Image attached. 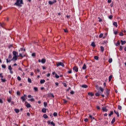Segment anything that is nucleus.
<instances>
[{
	"mask_svg": "<svg viewBox=\"0 0 126 126\" xmlns=\"http://www.w3.org/2000/svg\"><path fill=\"white\" fill-rule=\"evenodd\" d=\"M73 70L76 71V72H77V71H78V68L77 66H74L73 67Z\"/></svg>",
	"mask_w": 126,
	"mask_h": 126,
	"instance_id": "6e6552de",
	"label": "nucleus"
},
{
	"mask_svg": "<svg viewBox=\"0 0 126 126\" xmlns=\"http://www.w3.org/2000/svg\"><path fill=\"white\" fill-rule=\"evenodd\" d=\"M27 116L28 117H30V113L29 112L27 113Z\"/></svg>",
	"mask_w": 126,
	"mask_h": 126,
	"instance_id": "338daca9",
	"label": "nucleus"
},
{
	"mask_svg": "<svg viewBox=\"0 0 126 126\" xmlns=\"http://www.w3.org/2000/svg\"><path fill=\"white\" fill-rule=\"evenodd\" d=\"M43 118H44V119H48V116L47 115V114H44Z\"/></svg>",
	"mask_w": 126,
	"mask_h": 126,
	"instance_id": "c756f323",
	"label": "nucleus"
},
{
	"mask_svg": "<svg viewBox=\"0 0 126 126\" xmlns=\"http://www.w3.org/2000/svg\"><path fill=\"white\" fill-rule=\"evenodd\" d=\"M112 62H113V59L112 58L109 59L108 61V63H112Z\"/></svg>",
	"mask_w": 126,
	"mask_h": 126,
	"instance_id": "bb28decb",
	"label": "nucleus"
},
{
	"mask_svg": "<svg viewBox=\"0 0 126 126\" xmlns=\"http://www.w3.org/2000/svg\"><path fill=\"white\" fill-rule=\"evenodd\" d=\"M105 91H106V93H105L106 96H107V97H109V94H110V92L111 91V90L106 89Z\"/></svg>",
	"mask_w": 126,
	"mask_h": 126,
	"instance_id": "39448f33",
	"label": "nucleus"
},
{
	"mask_svg": "<svg viewBox=\"0 0 126 126\" xmlns=\"http://www.w3.org/2000/svg\"><path fill=\"white\" fill-rule=\"evenodd\" d=\"M32 57H36V54L35 53H32Z\"/></svg>",
	"mask_w": 126,
	"mask_h": 126,
	"instance_id": "8fccbe9b",
	"label": "nucleus"
},
{
	"mask_svg": "<svg viewBox=\"0 0 126 126\" xmlns=\"http://www.w3.org/2000/svg\"><path fill=\"white\" fill-rule=\"evenodd\" d=\"M81 86L83 88H87V87H88V86H87V85H82Z\"/></svg>",
	"mask_w": 126,
	"mask_h": 126,
	"instance_id": "2eb2a0df",
	"label": "nucleus"
},
{
	"mask_svg": "<svg viewBox=\"0 0 126 126\" xmlns=\"http://www.w3.org/2000/svg\"><path fill=\"white\" fill-rule=\"evenodd\" d=\"M114 34H115V35H117L118 34V32L117 31L114 32Z\"/></svg>",
	"mask_w": 126,
	"mask_h": 126,
	"instance_id": "69168bd1",
	"label": "nucleus"
},
{
	"mask_svg": "<svg viewBox=\"0 0 126 126\" xmlns=\"http://www.w3.org/2000/svg\"><path fill=\"white\" fill-rule=\"evenodd\" d=\"M28 81L29 83H32V80L30 78H28Z\"/></svg>",
	"mask_w": 126,
	"mask_h": 126,
	"instance_id": "412c9836",
	"label": "nucleus"
},
{
	"mask_svg": "<svg viewBox=\"0 0 126 126\" xmlns=\"http://www.w3.org/2000/svg\"><path fill=\"white\" fill-rule=\"evenodd\" d=\"M7 101L8 103H10L11 102V97H10L9 98L7 99Z\"/></svg>",
	"mask_w": 126,
	"mask_h": 126,
	"instance_id": "5701e85b",
	"label": "nucleus"
},
{
	"mask_svg": "<svg viewBox=\"0 0 126 126\" xmlns=\"http://www.w3.org/2000/svg\"><path fill=\"white\" fill-rule=\"evenodd\" d=\"M45 81H46L45 80H41L40 83H41V84H43L45 83Z\"/></svg>",
	"mask_w": 126,
	"mask_h": 126,
	"instance_id": "aec40b11",
	"label": "nucleus"
},
{
	"mask_svg": "<svg viewBox=\"0 0 126 126\" xmlns=\"http://www.w3.org/2000/svg\"><path fill=\"white\" fill-rule=\"evenodd\" d=\"M94 59H95L96 60V61H98V60L99 59V57L94 56Z\"/></svg>",
	"mask_w": 126,
	"mask_h": 126,
	"instance_id": "473e14b6",
	"label": "nucleus"
},
{
	"mask_svg": "<svg viewBox=\"0 0 126 126\" xmlns=\"http://www.w3.org/2000/svg\"><path fill=\"white\" fill-rule=\"evenodd\" d=\"M42 67L43 68V69H46V66H42Z\"/></svg>",
	"mask_w": 126,
	"mask_h": 126,
	"instance_id": "774afa93",
	"label": "nucleus"
},
{
	"mask_svg": "<svg viewBox=\"0 0 126 126\" xmlns=\"http://www.w3.org/2000/svg\"><path fill=\"white\" fill-rule=\"evenodd\" d=\"M113 25L116 27H118V23L116 22L113 23Z\"/></svg>",
	"mask_w": 126,
	"mask_h": 126,
	"instance_id": "6ab92c4d",
	"label": "nucleus"
},
{
	"mask_svg": "<svg viewBox=\"0 0 126 126\" xmlns=\"http://www.w3.org/2000/svg\"><path fill=\"white\" fill-rule=\"evenodd\" d=\"M118 109L120 110H122V106L118 105Z\"/></svg>",
	"mask_w": 126,
	"mask_h": 126,
	"instance_id": "c03bdc74",
	"label": "nucleus"
},
{
	"mask_svg": "<svg viewBox=\"0 0 126 126\" xmlns=\"http://www.w3.org/2000/svg\"><path fill=\"white\" fill-rule=\"evenodd\" d=\"M11 61H12L11 60L8 61V59H6L7 63H10V62H11Z\"/></svg>",
	"mask_w": 126,
	"mask_h": 126,
	"instance_id": "a18cd8bd",
	"label": "nucleus"
},
{
	"mask_svg": "<svg viewBox=\"0 0 126 126\" xmlns=\"http://www.w3.org/2000/svg\"><path fill=\"white\" fill-rule=\"evenodd\" d=\"M88 95H89L90 96H94V94L92 93H88Z\"/></svg>",
	"mask_w": 126,
	"mask_h": 126,
	"instance_id": "a878e982",
	"label": "nucleus"
},
{
	"mask_svg": "<svg viewBox=\"0 0 126 126\" xmlns=\"http://www.w3.org/2000/svg\"><path fill=\"white\" fill-rule=\"evenodd\" d=\"M46 112H47V109H46V108H43L42 109V113H46Z\"/></svg>",
	"mask_w": 126,
	"mask_h": 126,
	"instance_id": "f3484780",
	"label": "nucleus"
},
{
	"mask_svg": "<svg viewBox=\"0 0 126 126\" xmlns=\"http://www.w3.org/2000/svg\"><path fill=\"white\" fill-rule=\"evenodd\" d=\"M11 58H12V56L11 55V54H9L8 56V58L9 59H11Z\"/></svg>",
	"mask_w": 126,
	"mask_h": 126,
	"instance_id": "de8ad7c7",
	"label": "nucleus"
},
{
	"mask_svg": "<svg viewBox=\"0 0 126 126\" xmlns=\"http://www.w3.org/2000/svg\"><path fill=\"white\" fill-rule=\"evenodd\" d=\"M14 5H17V6H22V5L20 4V0H17V2L14 3Z\"/></svg>",
	"mask_w": 126,
	"mask_h": 126,
	"instance_id": "20e7f679",
	"label": "nucleus"
},
{
	"mask_svg": "<svg viewBox=\"0 0 126 126\" xmlns=\"http://www.w3.org/2000/svg\"><path fill=\"white\" fill-rule=\"evenodd\" d=\"M102 110L103 112H108V109H107V108L106 107H102Z\"/></svg>",
	"mask_w": 126,
	"mask_h": 126,
	"instance_id": "1a4fd4ad",
	"label": "nucleus"
},
{
	"mask_svg": "<svg viewBox=\"0 0 126 126\" xmlns=\"http://www.w3.org/2000/svg\"><path fill=\"white\" fill-rule=\"evenodd\" d=\"M70 94H72V95H73V94H74V91H71L70 92Z\"/></svg>",
	"mask_w": 126,
	"mask_h": 126,
	"instance_id": "603ef678",
	"label": "nucleus"
},
{
	"mask_svg": "<svg viewBox=\"0 0 126 126\" xmlns=\"http://www.w3.org/2000/svg\"><path fill=\"white\" fill-rule=\"evenodd\" d=\"M28 97V98H32V95H31V94H29Z\"/></svg>",
	"mask_w": 126,
	"mask_h": 126,
	"instance_id": "052dcab7",
	"label": "nucleus"
},
{
	"mask_svg": "<svg viewBox=\"0 0 126 126\" xmlns=\"http://www.w3.org/2000/svg\"><path fill=\"white\" fill-rule=\"evenodd\" d=\"M43 104H44V107H47V106L48 105V103H47V102H44L43 103Z\"/></svg>",
	"mask_w": 126,
	"mask_h": 126,
	"instance_id": "72a5a7b5",
	"label": "nucleus"
},
{
	"mask_svg": "<svg viewBox=\"0 0 126 126\" xmlns=\"http://www.w3.org/2000/svg\"><path fill=\"white\" fill-rule=\"evenodd\" d=\"M109 19H113V15H110L109 16Z\"/></svg>",
	"mask_w": 126,
	"mask_h": 126,
	"instance_id": "49530a36",
	"label": "nucleus"
},
{
	"mask_svg": "<svg viewBox=\"0 0 126 126\" xmlns=\"http://www.w3.org/2000/svg\"><path fill=\"white\" fill-rule=\"evenodd\" d=\"M26 107L27 108H31V105L30 103H27Z\"/></svg>",
	"mask_w": 126,
	"mask_h": 126,
	"instance_id": "a211bd4d",
	"label": "nucleus"
},
{
	"mask_svg": "<svg viewBox=\"0 0 126 126\" xmlns=\"http://www.w3.org/2000/svg\"><path fill=\"white\" fill-rule=\"evenodd\" d=\"M113 77V76L112 75H110L109 77V81H111L112 80V78Z\"/></svg>",
	"mask_w": 126,
	"mask_h": 126,
	"instance_id": "7c9ffc66",
	"label": "nucleus"
},
{
	"mask_svg": "<svg viewBox=\"0 0 126 126\" xmlns=\"http://www.w3.org/2000/svg\"><path fill=\"white\" fill-rule=\"evenodd\" d=\"M29 101H31V102H34L35 101V99L33 98L30 99L28 100Z\"/></svg>",
	"mask_w": 126,
	"mask_h": 126,
	"instance_id": "c85d7f7f",
	"label": "nucleus"
},
{
	"mask_svg": "<svg viewBox=\"0 0 126 126\" xmlns=\"http://www.w3.org/2000/svg\"><path fill=\"white\" fill-rule=\"evenodd\" d=\"M41 63H46V59H42L41 60Z\"/></svg>",
	"mask_w": 126,
	"mask_h": 126,
	"instance_id": "dca6fc26",
	"label": "nucleus"
},
{
	"mask_svg": "<svg viewBox=\"0 0 126 126\" xmlns=\"http://www.w3.org/2000/svg\"><path fill=\"white\" fill-rule=\"evenodd\" d=\"M8 69L9 70H12V67H11V65H9L8 66Z\"/></svg>",
	"mask_w": 126,
	"mask_h": 126,
	"instance_id": "4c0bfd02",
	"label": "nucleus"
},
{
	"mask_svg": "<svg viewBox=\"0 0 126 126\" xmlns=\"http://www.w3.org/2000/svg\"><path fill=\"white\" fill-rule=\"evenodd\" d=\"M100 49H101V52H104V47L101 46Z\"/></svg>",
	"mask_w": 126,
	"mask_h": 126,
	"instance_id": "f704fd0d",
	"label": "nucleus"
},
{
	"mask_svg": "<svg viewBox=\"0 0 126 126\" xmlns=\"http://www.w3.org/2000/svg\"><path fill=\"white\" fill-rule=\"evenodd\" d=\"M115 114L117 115V117H120V113L118 111H116L115 110L114 111Z\"/></svg>",
	"mask_w": 126,
	"mask_h": 126,
	"instance_id": "9d476101",
	"label": "nucleus"
},
{
	"mask_svg": "<svg viewBox=\"0 0 126 126\" xmlns=\"http://www.w3.org/2000/svg\"><path fill=\"white\" fill-rule=\"evenodd\" d=\"M17 79H18V80H19V81H20V80H21V78H20V77H19V76H18Z\"/></svg>",
	"mask_w": 126,
	"mask_h": 126,
	"instance_id": "3c124183",
	"label": "nucleus"
},
{
	"mask_svg": "<svg viewBox=\"0 0 126 126\" xmlns=\"http://www.w3.org/2000/svg\"><path fill=\"white\" fill-rule=\"evenodd\" d=\"M17 95H18L19 96L20 95V92L17 91Z\"/></svg>",
	"mask_w": 126,
	"mask_h": 126,
	"instance_id": "09e8293b",
	"label": "nucleus"
},
{
	"mask_svg": "<svg viewBox=\"0 0 126 126\" xmlns=\"http://www.w3.org/2000/svg\"><path fill=\"white\" fill-rule=\"evenodd\" d=\"M120 42H121L122 45H125V44H126V40L123 41L122 40H121L120 41Z\"/></svg>",
	"mask_w": 126,
	"mask_h": 126,
	"instance_id": "4468645a",
	"label": "nucleus"
},
{
	"mask_svg": "<svg viewBox=\"0 0 126 126\" xmlns=\"http://www.w3.org/2000/svg\"><path fill=\"white\" fill-rule=\"evenodd\" d=\"M103 33H100L99 35V38H102L103 37Z\"/></svg>",
	"mask_w": 126,
	"mask_h": 126,
	"instance_id": "79ce46f5",
	"label": "nucleus"
},
{
	"mask_svg": "<svg viewBox=\"0 0 126 126\" xmlns=\"http://www.w3.org/2000/svg\"><path fill=\"white\" fill-rule=\"evenodd\" d=\"M114 114V112L113 111L110 112V114H109V117H111L112 115Z\"/></svg>",
	"mask_w": 126,
	"mask_h": 126,
	"instance_id": "393cba45",
	"label": "nucleus"
},
{
	"mask_svg": "<svg viewBox=\"0 0 126 126\" xmlns=\"http://www.w3.org/2000/svg\"><path fill=\"white\" fill-rule=\"evenodd\" d=\"M86 68H87V66H86V64L85 63V64H84V65L82 67V69L85 70V69H86Z\"/></svg>",
	"mask_w": 126,
	"mask_h": 126,
	"instance_id": "9b49d317",
	"label": "nucleus"
},
{
	"mask_svg": "<svg viewBox=\"0 0 126 126\" xmlns=\"http://www.w3.org/2000/svg\"><path fill=\"white\" fill-rule=\"evenodd\" d=\"M120 41H118L117 43H116V46H120Z\"/></svg>",
	"mask_w": 126,
	"mask_h": 126,
	"instance_id": "58836bf2",
	"label": "nucleus"
},
{
	"mask_svg": "<svg viewBox=\"0 0 126 126\" xmlns=\"http://www.w3.org/2000/svg\"><path fill=\"white\" fill-rule=\"evenodd\" d=\"M64 32H65V33H67V32H68V31H67V29H64Z\"/></svg>",
	"mask_w": 126,
	"mask_h": 126,
	"instance_id": "5fc2aeb1",
	"label": "nucleus"
},
{
	"mask_svg": "<svg viewBox=\"0 0 126 126\" xmlns=\"http://www.w3.org/2000/svg\"><path fill=\"white\" fill-rule=\"evenodd\" d=\"M0 103L1 104H2V103H3V101H2V99H0Z\"/></svg>",
	"mask_w": 126,
	"mask_h": 126,
	"instance_id": "680f3d73",
	"label": "nucleus"
},
{
	"mask_svg": "<svg viewBox=\"0 0 126 126\" xmlns=\"http://www.w3.org/2000/svg\"><path fill=\"white\" fill-rule=\"evenodd\" d=\"M0 79L1 80L2 82H6V79L2 78H1Z\"/></svg>",
	"mask_w": 126,
	"mask_h": 126,
	"instance_id": "cd10ccee",
	"label": "nucleus"
},
{
	"mask_svg": "<svg viewBox=\"0 0 126 126\" xmlns=\"http://www.w3.org/2000/svg\"><path fill=\"white\" fill-rule=\"evenodd\" d=\"M99 92H100V90H99L98 92L95 94V96L99 97L100 95H101Z\"/></svg>",
	"mask_w": 126,
	"mask_h": 126,
	"instance_id": "f8f14e48",
	"label": "nucleus"
},
{
	"mask_svg": "<svg viewBox=\"0 0 126 126\" xmlns=\"http://www.w3.org/2000/svg\"><path fill=\"white\" fill-rule=\"evenodd\" d=\"M84 121H85L86 123H87V122H88V119L86 118V119H85Z\"/></svg>",
	"mask_w": 126,
	"mask_h": 126,
	"instance_id": "bf43d9fd",
	"label": "nucleus"
},
{
	"mask_svg": "<svg viewBox=\"0 0 126 126\" xmlns=\"http://www.w3.org/2000/svg\"><path fill=\"white\" fill-rule=\"evenodd\" d=\"M13 55L14 56L13 58L11 59V61H13L14 63H15V62L17 61V59L19 58V55H18V52L15 51H13Z\"/></svg>",
	"mask_w": 126,
	"mask_h": 126,
	"instance_id": "f257e3e1",
	"label": "nucleus"
},
{
	"mask_svg": "<svg viewBox=\"0 0 126 126\" xmlns=\"http://www.w3.org/2000/svg\"><path fill=\"white\" fill-rule=\"evenodd\" d=\"M91 46H92V47H93L94 48H95V47H96V45H95V43L94 42H92Z\"/></svg>",
	"mask_w": 126,
	"mask_h": 126,
	"instance_id": "4be33fe9",
	"label": "nucleus"
},
{
	"mask_svg": "<svg viewBox=\"0 0 126 126\" xmlns=\"http://www.w3.org/2000/svg\"><path fill=\"white\" fill-rule=\"evenodd\" d=\"M21 99L22 100V102H25V100L27 99V95L24 94V96H21Z\"/></svg>",
	"mask_w": 126,
	"mask_h": 126,
	"instance_id": "7ed1b4c3",
	"label": "nucleus"
},
{
	"mask_svg": "<svg viewBox=\"0 0 126 126\" xmlns=\"http://www.w3.org/2000/svg\"><path fill=\"white\" fill-rule=\"evenodd\" d=\"M54 117H57L58 116V113L57 112H54L53 113Z\"/></svg>",
	"mask_w": 126,
	"mask_h": 126,
	"instance_id": "2f4dec72",
	"label": "nucleus"
},
{
	"mask_svg": "<svg viewBox=\"0 0 126 126\" xmlns=\"http://www.w3.org/2000/svg\"><path fill=\"white\" fill-rule=\"evenodd\" d=\"M119 35L120 36H124V33H123V32H120Z\"/></svg>",
	"mask_w": 126,
	"mask_h": 126,
	"instance_id": "37998d69",
	"label": "nucleus"
},
{
	"mask_svg": "<svg viewBox=\"0 0 126 126\" xmlns=\"http://www.w3.org/2000/svg\"><path fill=\"white\" fill-rule=\"evenodd\" d=\"M20 4H23V1L22 0H20Z\"/></svg>",
	"mask_w": 126,
	"mask_h": 126,
	"instance_id": "6e6d98bb",
	"label": "nucleus"
},
{
	"mask_svg": "<svg viewBox=\"0 0 126 126\" xmlns=\"http://www.w3.org/2000/svg\"><path fill=\"white\" fill-rule=\"evenodd\" d=\"M115 122H116V118L114 117V118L113 119L112 121H111V124H112V125H113V124H114Z\"/></svg>",
	"mask_w": 126,
	"mask_h": 126,
	"instance_id": "ddd939ff",
	"label": "nucleus"
},
{
	"mask_svg": "<svg viewBox=\"0 0 126 126\" xmlns=\"http://www.w3.org/2000/svg\"><path fill=\"white\" fill-rule=\"evenodd\" d=\"M57 66H63V67H64V64H63V63L62 62H57Z\"/></svg>",
	"mask_w": 126,
	"mask_h": 126,
	"instance_id": "f03ea898",
	"label": "nucleus"
},
{
	"mask_svg": "<svg viewBox=\"0 0 126 126\" xmlns=\"http://www.w3.org/2000/svg\"><path fill=\"white\" fill-rule=\"evenodd\" d=\"M48 3H49V4H50V5H52L53 4V1H51V0L49 1Z\"/></svg>",
	"mask_w": 126,
	"mask_h": 126,
	"instance_id": "e433bc0d",
	"label": "nucleus"
},
{
	"mask_svg": "<svg viewBox=\"0 0 126 126\" xmlns=\"http://www.w3.org/2000/svg\"><path fill=\"white\" fill-rule=\"evenodd\" d=\"M56 2H57V0H54L53 1H52V3L54 4V3H56Z\"/></svg>",
	"mask_w": 126,
	"mask_h": 126,
	"instance_id": "13d9d810",
	"label": "nucleus"
},
{
	"mask_svg": "<svg viewBox=\"0 0 126 126\" xmlns=\"http://www.w3.org/2000/svg\"><path fill=\"white\" fill-rule=\"evenodd\" d=\"M19 57H21V58H24V57H25V55H22V53H20Z\"/></svg>",
	"mask_w": 126,
	"mask_h": 126,
	"instance_id": "b1692460",
	"label": "nucleus"
},
{
	"mask_svg": "<svg viewBox=\"0 0 126 126\" xmlns=\"http://www.w3.org/2000/svg\"><path fill=\"white\" fill-rule=\"evenodd\" d=\"M16 113H19V109H15V110Z\"/></svg>",
	"mask_w": 126,
	"mask_h": 126,
	"instance_id": "4d7b16f0",
	"label": "nucleus"
},
{
	"mask_svg": "<svg viewBox=\"0 0 126 126\" xmlns=\"http://www.w3.org/2000/svg\"><path fill=\"white\" fill-rule=\"evenodd\" d=\"M0 77H1V78H3V76L2 75V73H1V75H0Z\"/></svg>",
	"mask_w": 126,
	"mask_h": 126,
	"instance_id": "0e129e2a",
	"label": "nucleus"
},
{
	"mask_svg": "<svg viewBox=\"0 0 126 126\" xmlns=\"http://www.w3.org/2000/svg\"><path fill=\"white\" fill-rule=\"evenodd\" d=\"M33 89H34V91H36V92L38 91V88H37V87H34Z\"/></svg>",
	"mask_w": 126,
	"mask_h": 126,
	"instance_id": "ea45409f",
	"label": "nucleus"
},
{
	"mask_svg": "<svg viewBox=\"0 0 126 126\" xmlns=\"http://www.w3.org/2000/svg\"><path fill=\"white\" fill-rule=\"evenodd\" d=\"M99 89L100 90L99 92V94H102L103 93V91H104V89L102 87H99Z\"/></svg>",
	"mask_w": 126,
	"mask_h": 126,
	"instance_id": "0eeeda50",
	"label": "nucleus"
},
{
	"mask_svg": "<svg viewBox=\"0 0 126 126\" xmlns=\"http://www.w3.org/2000/svg\"><path fill=\"white\" fill-rule=\"evenodd\" d=\"M55 77L56 78H60V76H59L58 74H55Z\"/></svg>",
	"mask_w": 126,
	"mask_h": 126,
	"instance_id": "a19ab883",
	"label": "nucleus"
},
{
	"mask_svg": "<svg viewBox=\"0 0 126 126\" xmlns=\"http://www.w3.org/2000/svg\"><path fill=\"white\" fill-rule=\"evenodd\" d=\"M96 109H97V110H100L101 108H100L99 106H96Z\"/></svg>",
	"mask_w": 126,
	"mask_h": 126,
	"instance_id": "864d4df0",
	"label": "nucleus"
},
{
	"mask_svg": "<svg viewBox=\"0 0 126 126\" xmlns=\"http://www.w3.org/2000/svg\"><path fill=\"white\" fill-rule=\"evenodd\" d=\"M1 66L2 68H6V65H5V64H2Z\"/></svg>",
	"mask_w": 126,
	"mask_h": 126,
	"instance_id": "c9c22d12",
	"label": "nucleus"
},
{
	"mask_svg": "<svg viewBox=\"0 0 126 126\" xmlns=\"http://www.w3.org/2000/svg\"><path fill=\"white\" fill-rule=\"evenodd\" d=\"M63 103H67V101H66V100H65V99H63Z\"/></svg>",
	"mask_w": 126,
	"mask_h": 126,
	"instance_id": "e2e57ef3",
	"label": "nucleus"
},
{
	"mask_svg": "<svg viewBox=\"0 0 126 126\" xmlns=\"http://www.w3.org/2000/svg\"><path fill=\"white\" fill-rule=\"evenodd\" d=\"M48 125H51L53 126H56V124L54 123L53 121L51 122V121H47Z\"/></svg>",
	"mask_w": 126,
	"mask_h": 126,
	"instance_id": "423d86ee",
	"label": "nucleus"
}]
</instances>
